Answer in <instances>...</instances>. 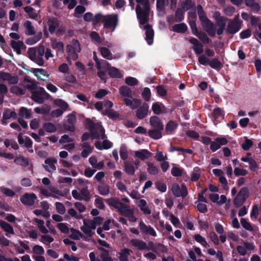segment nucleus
Masks as SVG:
<instances>
[{
  "label": "nucleus",
  "mask_w": 261,
  "mask_h": 261,
  "mask_svg": "<svg viewBox=\"0 0 261 261\" xmlns=\"http://www.w3.org/2000/svg\"><path fill=\"white\" fill-rule=\"evenodd\" d=\"M95 228V225L90 219H84L83 225L81 227V230L88 237H91L94 234Z\"/></svg>",
  "instance_id": "423d86ee"
},
{
  "label": "nucleus",
  "mask_w": 261,
  "mask_h": 261,
  "mask_svg": "<svg viewBox=\"0 0 261 261\" xmlns=\"http://www.w3.org/2000/svg\"><path fill=\"white\" fill-rule=\"evenodd\" d=\"M87 125L91 130V136L93 139L101 137L104 139L106 138L105 130L102 126L99 124H94L90 120L87 119Z\"/></svg>",
  "instance_id": "20e7f679"
},
{
  "label": "nucleus",
  "mask_w": 261,
  "mask_h": 261,
  "mask_svg": "<svg viewBox=\"0 0 261 261\" xmlns=\"http://www.w3.org/2000/svg\"><path fill=\"white\" fill-rule=\"evenodd\" d=\"M34 221L36 222L37 227L41 232L44 234H47L48 232V230L45 227V222L43 220L34 218Z\"/></svg>",
  "instance_id": "473e14b6"
},
{
  "label": "nucleus",
  "mask_w": 261,
  "mask_h": 261,
  "mask_svg": "<svg viewBox=\"0 0 261 261\" xmlns=\"http://www.w3.org/2000/svg\"><path fill=\"white\" fill-rule=\"evenodd\" d=\"M119 92L124 98H133L132 91L129 87L126 86H121L119 89Z\"/></svg>",
  "instance_id": "7c9ffc66"
},
{
  "label": "nucleus",
  "mask_w": 261,
  "mask_h": 261,
  "mask_svg": "<svg viewBox=\"0 0 261 261\" xmlns=\"http://www.w3.org/2000/svg\"><path fill=\"white\" fill-rule=\"evenodd\" d=\"M246 5L249 7L254 12H258L260 9L259 4L255 0H245Z\"/></svg>",
  "instance_id": "c9c22d12"
},
{
  "label": "nucleus",
  "mask_w": 261,
  "mask_h": 261,
  "mask_svg": "<svg viewBox=\"0 0 261 261\" xmlns=\"http://www.w3.org/2000/svg\"><path fill=\"white\" fill-rule=\"evenodd\" d=\"M128 218L129 220L132 222H136L137 221V218L134 216L132 211L129 208V207L125 211V212L122 215Z\"/></svg>",
  "instance_id": "680f3d73"
},
{
  "label": "nucleus",
  "mask_w": 261,
  "mask_h": 261,
  "mask_svg": "<svg viewBox=\"0 0 261 261\" xmlns=\"http://www.w3.org/2000/svg\"><path fill=\"white\" fill-rule=\"evenodd\" d=\"M202 22L204 29L208 34L212 37L215 36L216 34V28L213 22L208 19Z\"/></svg>",
  "instance_id": "f3484780"
},
{
  "label": "nucleus",
  "mask_w": 261,
  "mask_h": 261,
  "mask_svg": "<svg viewBox=\"0 0 261 261\" xmlns=\"http://www.w3.org/2000/svg\"><path fill=\"white\" fill-rule=\"evenodd\" d=\"M45 50L44 45L40 44L36 47L29 48L28 55L32 61L39 66H42L44 63L43 56L45 54Z\"/></svg>",
  "instance_id": "f03ea898"
},
{
  "label": "nucleus",
  "mask_w": 261,
  "mask_h": 261,
  "mask_svg": "<svg viewBox=\"0 0 261 261\" xmlns=\"http://www.w3.org/2000/svg\"><path fill=\"white\" fill-rule=\"evenodd\" d=\"M100 21L103 23L105 28H113L112 32H113L117 25L118 18L116 14L102 15L100 14H98L94 16V23H97Z\"/></svg>",
  "instance_id": "7ed1b4c3"
},
{
  "label": "nucleus",
  "mask_w": 261,
  "mask_h": 261,
  "mask_svg": "<svg viewBox=\"0 0 261 261\" xmlns=\"http://www.w3.org/2000/svg\"><path fill=\"white\" fill-rule=\"evenodd\" d=\"M99 49L101 55L103 58L108 59H111L112 54L108 48H107L106 47H100Z\"/></svg>",
  "instance_id": "e2e57ef3"
},
{
  "label": "nucleus",
  "mask_w": 261,
  "mask_h": 261,
  "mask_svg": "<svg viewBox=\"0 0 261 261\" xmlns=\"http://www.w3.org/2000/svg\"><path fill=\"white\" fill-rule=\"evenodd\" d=\"M81 146L83 149V151L81 152V156L84 158H86L92 152V149L90 145L87 142L82 143Z\"/></svg>",
  "instance_id": "2f4dec72"
},
{
  "label": "nucleus",
  "mask_w": 261,
  "mask_h": 261,
  "mask_svg": "<svg viewBox=\"0 0 261 261\" xmlns=\"http://www.w3.org/2000/svg\"><path fill=\"white\" fill-rule=\"evenodd\" d=\"M137 205L144 214L150 215L151 214V210L147 205L145 200L143 199H139L137 202Z\"/></svg>",
  "instance_id": "5701e85b"
},
{
  "label": "nucleus",
  "mask_w": 261,
  "mask_h": 261,
  "mask_svg": "<svg viewBox=\"0 0 261 261\" xmlns=\"http://www.w3.org/2000/svg\"><path fill=\"white\" fill-rule=\"evenodd\" d=\"M11 45L13 49L16 51L17 54L19 55L21 54V50L23 47L24 44L23 42L21 41H12Z\"/></svg>",
  "instance_id": "4c0bfd02"
},
{
  "label": "nucleus",
  "mask_w": 261,
  "mask_h": 261,
  "mask_svg": "<svg viewBox=\"0 0 261 261\" xmlns=\"http://www.w3.org/2000/svg\"><path fill=\"white\" fill-rule=\"evenodd\" d=\"M103 115H108L110 118L116 119L119 117V114L115 111L111 109H108L102 112Z\"/></svg>",
  "instance_id": "052dcab7"
},
{
  "label": "nucleus",
  "mask_w": 261,
  "mask_h": 261,
  "mask_svg": "<svg viewBox=\"0 0 261 261\" xmlns=\"http://www.w3.org/2000/svg\"><path fill=\"white\" fill-rule=\"evenodd\" d=\"M241 224L243 227L246 230L249 231H254L253 226L244 218H242L241 219Z\"/></svg>",
  "instance_id": "4d7b16f0"
},
{
  "label": "nucleus",
  "mask_w": 261,
  "mask_h": 261,
  "mask_svg": "<svg viewBox=\"0 0 261 261\" xmlns=\"http://www.w3.org/2000/svg\"><path fill=\"white\" fill-rule=\"evenodd\" d=\"M70 230L71 232L70 237L73 240H78L83 237V234L78 230L71 228Z\"/></svg>",
  "instance_id": "5fc2aeb1"
},
{
  "label": "nucleus",
  "mask_w": 261,
  "mask_h": 261,
  "mask_svg": "<svg viewBox=\"0 0 261 261\" xmlns=\"http://www.w3.org/2000/svg\"><path fill=\"white\" fill-rule=\"evenodd\" d=\"M54 103L57 106L60 107L63 111L67 109L68 107V104L60 99H56Z\"/></svg>",
  "instance_id": "338daca9"
},
{
  "label": "nucleus",
  "mask_w": 261,
  "mask_h": 261,
  "mask_svg": "<svg viewBox=\"0 0 261 261\" xmlns=\"http://www.w3.org/2000/svg\"><path fill=\"white\" fill-rule=\"evenodd\" d=\"M129 243L132 246H133L140 250H150V248L147 246V244L143 240H141L140 239H131L129 241Z\"/></svg>",
  "instance_id": "dca6fc26"
},
{
  "label": "nucleus",
  "mask_w": 261,
  "mask_h": 261,
  "mask_svg": "<svg viewBox=\"0 0 261 261\" xmlns=\"http://www.w3.org/2000/svg\"><path fill=\"white\" fill-rule=\"evenodd\" d=\"M57 163V160L54 158H47L43 166L45 170L49 173H53L56 170V164Z\"/></svg>",
  "instance_id": "ddd939ff"
},
{
  "label": "nucleus",
  "mask_w": 261,
  "mask_h": 261,
  "mask_svg": "<svg viewBox=\"0 0 261 261\" xmlns=\"http://www.w3.org/2000/svg\"><path fill=\"white\" fill-rule=\"evenodd\" d=\"M95 146L99 150L108 149L112 147V143L107 140H104L102 145L100 142L97 141L95 143Z\"/></svg>",
  "instance_id": "72a5a7b5"
},
{
  "label": "nucleus",
  "mask_w": 261,
  "mask_h": 261,
  "mask_svg": "<svg viewBox=\"0 0 261 261\" xmlns=\"http://www.w3.org/2000/svg\"><path fill=\"white\" fill-rule=\"evenodd\" d=\"M148 172L151 175H157L159 173V168L151 162L147 163Z\"/></svg>",
  "instance_id": "a18cd8bd"
},
{
  "label": "nucleus",
  "mask_w": 261,
  "mask_h": 261,
  "mask_svg": "<svg viewBox=\"0 0 261 261\" xmlns=\"http://www.w3.org/2000/svg\"><path fill=\"white\" fill-rule=\"evenodd\" d=\"M173 194L176 197L185 198L188 194L187 189L185 185L180 186L177 184H173L172 187Z\"/></svg>",
  "instance_id": "f8f14e48"
},
{
  "label": "nucleus",
  "mask_w": 261,
  "mask_h": 261,
  "mask_svg": "<svg viewBox=\"0 0 261 261\" xmlns=\"http://www.w3.org/2000/svg\"><path fill=\"white\" fill-rule=\"evenodd\" d=\"M0 77L2 80L7 81L9 84H16L18 82V77L8 72L0 71Z\"/></svg>",
  "instance_id": "4468645a"
},
{
  "label": "nucleus",
  "mask_w": 261,
  "mask_h": 261,
  "mask_svg": "<svg viewBox=\"0 0 261 261\" xmlns=\"http://www.w3.org/2000/svg\"><path fill=\"white\" fill-rule=\"evenodd\" d=\"M16 117L17 113L15 111H12L10 109H6L3 113L1 122L3 125H6L7 124V120L11 118L15 119Z\"/></svg>",
  "instance_id": "412c9836"
},
{
  "label": "nucleus",
  "mask_w": 261,
  "mask_h": 261,
  "mask_svg": "<svg viewBox=\"0 0 261 261\" xmlns=\"http://www.w3.org/2000/svg\"><path fill=\"white\" fill-rule=\"evenodd\" d=\"M163 129L154 128L153 129H151L148 131V135L154 139H159L162 137V133L161 131Z\"/></svg>",
  "instance_id": "de8ad7c7"
},
{
  "label": "nucleus",
  "mask_w": 261,
  "mask_h": 261,
  "mask_svg": "<svg viewBox=\"0 0 261 261\" xmlns=\"http://www.w3.org/2000/svg\"><path fill=\"white\" fill-rule=\"evenodd\" d=\"M56 209L58 213L60 215H63L66 212V208L64 205L61 202H57L55 203Z\"/></svg>",
  "instance_id": "774afa93"
},
{
  "label": "nucleus",
  "mask_w": 261,
  "mask_h": 261,
  "mask_svg": "<svg viewBox=\"0 0 261 261\" xmlns=\"http://www.w3.org/2000/svg\"><path fill=\"white\" fill-rule=\"evenodd\" d=\"M98 190L100 195L107 196L110 193V187L108 185L102 183L98 187Z\"/></svg>",
  "instance_id": "c03bdc74"
},
{
  "label": "nucleus",
  "mask_w": 261,
  "mask_h": 261,
  "mask_svg": "<svg viewBox=\"0 0 261 261\" xmlns=\"http://www.w3.org/2000/svg\"><path fill=\"white\" fill-rule=\"evenodd\" d=\"M138 5L136 7L137 17L140 21L141 28L145 30V40L148 45H151L153 41L154 32L151 26L147 23L149 17V5L148 0H136Z\"/></svg>",
  "instance_id": "f257e3e1"
},
{
  "label": "nucleus",
  "mask_w": 261,
  "mask_h": 261,
  "mask_svg": "<svg viewBox=\"0 0 261 261\" xmlns=\"http://www.w3.org/2000/svg\"><path fill=\"white\" fill-rule=\"evenodd\" d=\"M108 203L115 208L117 209L119 212L122 215L129 206L122 203L118 199L111 198L107 200Z\"/></svg>",
  "instance_id": "6e6552de"
},
{
  "label": "nucleus",
  "mask_w": 261,
  "mask_h": 261,
  "mask_svg": "<svg viewBox=\"0 0 261 261\" xmlns=\"http://www.w3.org/2000/svg\"><path fill=\"white\" fill-rule=\"evenodd\" d=\"M37 199V197L34 193H25L21 196L20 200L25 205L32 206Z\"/></svg>",
  "instance_id": "9b49d317"
},
{
  "label": "nucleus",
  "mask_w": 261,
  "mask_h": 261,
  "mask_svg": "<svg viewBox=\"0 0 261 261\" xmlns=\"http://www.w3.org/2000/svg\"><path fill=\"white\" fill-rule=\"evenodd\" d=\"M50 111V107L49 106L44 105L41 107H37L34 109V111L37 114H48Z\"/></svg>",
  "instance_id": "79ce46f5"
},
{
  "label": "nucleus",
  "mask_w": 261,
  "mask_h": 261,
  "mask_svg": "<svg viewBox=\"0 0 261 261\" xmlns=\"http://www.w3.org/2000/svg\"><path fill=\"white\" fill-rule=\"evenodd\" d=\"M154 158L159 162H162L167 160L168 156L167 153H164L163 151H161L157 149L156 150V154Z\"/></svg>",
  "instance_id": "6e6d98bb"
},
{
  "label": "nucleus",
  "mask_w": 261,
  "mask_h": 261,
  "mask_svg": "<svg viewBox=\"0 0 261 261\" xmlns=\"http://www.w3.org/2000/svg\"><path fill=\"white\" fill-rule=\"evenodd\" d=\"M43 128L48 133H53L57 130V127L55 125L50 122L45 123L43 125Z\"/></svg>",
  "instance_id": "0e129e2a"
},
{
  "label": "nucleus",
  "mask_w": 261,
  "mask_h": 261,
  "mask_svg": "<svg viewBox=\"0 0 261 261\" xmlns=\"http://www.w3.org/2000/svg\"><path fill=\"white\" fill-rule=\"evenodd\" d=\"M102 64L107 68L108 74L111 77L120 78L123 76L117 68L110 66V64L106 61H103Z\"/></svg>",
  "instance_id": "2eb2a0df"
},
{
  "label": "nucleus",
  "mask_w": 261,
  "mask_h": 261,
  "mask_svg": "<svg viewBox=\"0 0 261 261\" xmlns=\"http://www.w3.org/2000/svg\"><path fill=\"white\" fill-rule=\"evenodd\" d=\"M48 30L51 34L55 32L57 28L59 26V22L57 19L50 18L47 21Z\"/></svg>",
  "instance_id": "c85d7f7f"
},
{
  "label": "nucleus",
  "mask_w": 261,
  "mask_h": 261,
  "mask_svg": "<svg viewBox=\"0 0 261 261\" xmlns=\"http://www.w3.org/2000/svg\"><path fill=\"white\" fill-rule=\"evenodd\" d=\"M51 47L53 49L57 50V55L63 54L64 51V44L62 42L57 41L55 39L51 40Z\"/></svg>",
  "instance_id": "cd10ccee"
},
{
  "label": "nucleus",
  "mask_w": 261,
  "mask_h": 261,
  "mask_svg": "<svg viewBox=\"0 0 261 261\" xmlns=\"http://www.w3.org/2000/svg\"><path fill=\"white\" fill-rule=\"evenodd\" d=\"M149 244L150 246V250H152L153 251L156 253H157L158 251H161L162 252H166L167 251V249L165 246L161 244H158L155 248H154L152 247L153 245L152 242H150Z\"/></svg>",
  "instance_id": "8fccbe9b"
},
{
  "label": "nucleus",
  "mask_w": 261,
  "mask_h": 261,
  "mask_svg": "<svg viewBox=\"0 0 261 261\" xmlns=\"http://www.w3.org/2000/svg\"><path fill=\"white\" fill-rule=\"evenodd\" d=\"M212 68L214 69H218L222 67V65L220 61L217 58H213L210 60L208 64Z\"/></svg>",
  "instance_id": "bf43d9fd"
},
{
  "label": "nucleus",
  "mask_w": 261,
  "mask_h": 261,
  "mask_svg": "<svg viewBox=\"0 0 261 261\" xmlns=\"http://www.w3.org/2000/svg\"><path fill=\"white\" fill-rule=\"evenodd\" d=\"M249 196L248 190L246 188H242L234 199V204L238 207L242 205Z\"/></svg>",
  "instance_id": "0eeeda50"
},
{
  "label": "nucleus",
  "mask_w": 261,
  "mask_h": 261,
  "mask_svg": "<svg viewBox=\"0 0 261 261\" xmlns=\"http://www.w3.org/2000/svg\"><path fill=\"white\" fill-rule=\"evenodd\" d=\"M19 115L27 119L31 118V110L25 107H21L19 112Z\"/></svg>",
  "instance_id": "603ef678"
},
{
  "label": "nucleus",
  "mask_w": 261,
  "mask_h": 261,
  "mask_svg": "<svg viewBox=\"0 0 261 261\" xmlns=\"http://www.w3.org/2000/svg\"><path fill=\"white\" fill-rule=\"evenodd\" d=\"M139 227L143 233L146 235H150L152 237L156 236L155 230L150 226L146 225L143 221L139 223Z\"/></svg>",
  "instance_id": "a211bd4d"
},
{
  "label": "nucleus",
  "mask_w": 261,
  "mask_h": 261,
  "mask_svg": "<svg viewBox=\"0 0 261 261\" xmlns=\"http://www.w3.org/2000/svg\"><path fill=\"white\" fill-rule=\"evenodd\" d=\"M172 30L175 32L185 33L187 30V27L184 23H181L174 25Z\"/></svg>",
  "instance_id": "864d4df0"
},
{
  "label": "nucleus",
  "mask_w": 261,
  "mask_h": 261,
  "mask_svg": "<svg viewBox=\"0 0 261 261\" xmlns=\"http://www.w3.org/2000/svg\"><path fill=\"white\" fill-rule=\"evenodd\" d=\"M25 29V34L29 36L33 35L35 33L34 27L30 21H27L24 23Z\"/></svg>",
  "instance_id": "37998d69"
},
{
  "label": "nucleus",
  "mask_w": 261,
  "mask_h": 261,
  "mask_svg": "<svg viewBox=\"0 0 261 261\" xmlns=\"http://www.w3.org/2000/svg\"><path fill=\"white\" fill-rule=\"evenodd\" d=\"M54 239L53 237H50L48 234L41 235L39 239V241L46 245H49V244L54 241Z\"/></svg>",
  "instance_id": "3c124183"
},
{
  "label": "nucleus",
  "mask_w": 261,
  "mask_h": 261,
  "mask_svg": "<svg viewBox=\"0 0 261 261\" xmlns=\"http://www.w3.org/2000/svg\"><path fill=\"white\" fill-rule=\"evenodd\" d=\"M45 250L42 246L35 245L32 248V257L39 255H43Z\"/></svg>",
  "instance_id": "a19ab883"
},
{
  "label": "nucleus",
  "mask_w": 261,
  "mask_h": 261,
  "mask_svg": "<svg viewBox=\"0 0 261 261\" xmlns=\"http://www.w3.org/2000/svg\"><path fill=\"white\" fill-rule=\"evenodd\" d=\"M0 226L5 232H6L7 236H8L9 233L12 234H13L14 233L13 227L9 224L6 222L5 221L1 220Z\"/></svg>",
  "instance_id": "f704fd0d"
},
{
  "label": "nucleus",
  "mask_w": 261,
  "mask_h": 261,
  "mask_svg": "<svg viewBox=\"0 0 261 261\" xmlns=\"http://www.w3.org/2000/svg\"><path fill=\"white\" fill-rule=\"evenodd\" d=\"M14 162L17 165L23 167L27 166L29 164L28 159L21 156L16 158Z\"/></svg>",
  "instance_id": "09e8293b"
},
{
  "label": "nucleus",
  "mask_w": 261,
  "mask_h": 261,
  "mask_svg": "<svg viewBox=\"0 0 261 261\" xmlns=\"http://www.w3.org/2000/svg\"><path fill=\"white\" fill-rule=\"evenodd\" d=\"M224 112L220 108L215 109L213 111V118L215 121L220 122L224 118Z\"/></svg>",
  "instance_id": "e433bc0d"
},
{
  "label": "nucleus",
  "mask_w": 261,
  "mask_h": 261,
  "mask_svg": "<svg viewBox=\"0 0 261 261\" xmlns=\"http://www.w3.org/2000/svg\"><path fill=\"white\" fill-rule=\"evenodd\" d=\"M136 111V117L139 119H142L146 117L149 112V106L147 103H144L142 106H139Z\"/></svg>",
  "instance_id": "6ab92c4d"
},
{
  "label": "nucleus",
  "mask_w": 261,
  "mask_h": 261,
  "mask_svg": "<svg viewBox=\"0 0 261 261\" xmlns=\"http://www.w3.org/2000/svg\"><path fill=\"white\" fill-rule=\"evenodd\" d=\"M178 124L177 123L173 121H170L166 126V132L167 134H172L173 133L176 127H177Z\"/></svg>",
  "instance_id": "49530a36"
},
{
  "label": "nucleus",
  "mask_w": 261,
  "mask_h": 261,
  "mask_svg": "<svg viewBox=\"0 0 261 261\" xmlns=\"http://www.w3.org/2000/svg\"><path fill=\"white\" fill-rule=\"evenodd\" d=\"M89 162L94 169L101 170L104 167V162L103 161L98 162L96 158L94 155L89 158Z\"/></svg>",
  "instance_id": "393cba45"
},
{
  "label": "nucleus",
  "mask_w": 261,
  "mask_h": 261,
  "mask_svg": "<svg viewBox=\"0 0 261 261\" xmlns=\"http://www.w3.org/2000/svg\"><path fill=\"white\" fill-rule=\"evenodd\" d=\"M124 170L128 174L134 175L135 169L134 165L129 162H125L124 164Z\"/></svg>",
  "instance_id": "13d9d810"
},
{
  "label": "nucleus",
  "mask_w": 261,
  "mask_h": 261,
  "mask_svg": "<svg viewBox=\"0 0 261 261\" xmlns=\"http://www.w3.org/2000/svg\"><path fill=\"white\" fill-rule=\"evenodd\" d=\"M152 110L155 114L159 115L166 111L165 107L161 102H156L152 104Z\"/></svg>",
  "instance_id": "c756f323"
},
{
  "label": "nucleus",
  "mask_w": 261,
  "mask_h": 261,
  "mask_svg": "<svg viewBox=\"0 0 261 261\" xmlns=\"http://www.w3.org/2000/svg\"><path fill=\"white\" fill-rule=\"evenodd\" d=\"M32 72L38 79L43 81L47 80L49 75L46 70L42 68H33Z\"/></svg>",
  "instance_id": "4be33fe9"
},
{
  "label": "nucleus",
  "mask_w": 261,
  "mask_h": 261,
  "mask_svg": "<svg viewBox=\"0 0 261 261\" xmlns=\"http://www.w3.org/2000/svg\"><path fill=\"white\" fill-rule=\"evenodd\" d=\"M67 53L68 58L75 60L78 58V53L81 50V48L79 41L73 39L69 44L66 46Z\"/></svg>",
  "instance_id": "39448f33"
},
{
  "label": "nucleus",
  "mask_w": 261,
  "mask_h": 261,
  "mask_svg": "<svg viewBox=\"0 0 261 261\" xmlns=\"http://www.w3.org/2000/svg\"><path fill=\"white\" fill-rule=\"evenodd\" d=\"M152 154L146 149H141L135 152V156L141 160L149 159Z\"/></svg>",
  "instance_id": "b1692460"
},
{
  "label": "nucleus",
  "mask_w": 261,
  "mask_h": 261,
  "mask_svg": "<svg viewBox=\"0 0 261 261\" xmlns=\"http://www.w3.org/2000/svg\"><path fill=\"white\" fill-rule=\"evenodd\" d=\"M42 37V32H39L37 35L33 37H31L27 39L25 43L28 45H33L38 42Z\"/></svg>",
  "instance_id": "ea45409f"
},
{
  "label": "nucleus",
  "mask_w": 261,
  "mask_h": 261,
  "mask_svg": "<svg viewBox=\"0 0 261 261\" xmlns=\"http://www.w3.org/2000/svg\"><path fill=\"white\" fill-rule=\"evenodd\" d=\"M49 96V94L46 92L43 88H40L38 91L32 92L31 98L35 102L39 103H42L44 97Z\"/></svg>",
  "instance_id": "9d476101"
},
{
  "label": "nucleus",
  "mask_w": 261,
  "mask_h": 261,
  "mask_svg": "<svg viewBox=\"0 0 261 261\" xmlns=\"http://www.w3.org/2000/svg\"><path fill=\"white\" fill-rule=\"evenodd\" d=\"M194 238L197 242L200 243L204 247L207 248V247H209L205 238H203L200 234H196L194 236Z\"/></svg>",
  "instance_id": "69168bd1"
},
{
  "label": "nucleus",
  "mask_w": 261,
  "mask_h": 261,
  "mask_svg": "<svg viewBox=\"0 0 261 261\" xmlns=\"http://www.w3.org/2000/svg\"><path fill=\"white\" fill-rule=\"evenodd\" d=\"M124 102L126 106L130 107L132 110H135L140 106L141 100L137 98H124Z\"/></svg>",
  "instance_id": "aec40b11"
},
{
  "label": "nucleus",
  "mask_w": 261,
  "mask_h": 261,
  "mask_svg": "<svg viewBox=\"0 0 261 261\" xmlns=\"http://www.w3.org/2000/svg\"><path fill=\"white\" fill-rule=\"evenodd\" d=\"M80 194L81 196L82 200H85L88 201L90 200L91 195L90 192L88 190L87 187H83L80 190Z\"/></svg>",
  "instance_id": "58836bf2"
},
{
  "label": "nucleus",
  "mask_w": 261,
  "mask_h": 261,
  "mask_svg": "<svg viewBox=\"0 0 261 261\" xmlns=\"http://www.w3.org/2000/svg\"><path fill=\"white\" fill-rule=\"evenodd\" d=\"M241 28V23L237 16L233 20H230L227 26L226 32L229 34H235Z\"/></svg>",
  "instance_id": "1a4fd4ad"
},
{
  "label": "nucleus",
  "mask_w": 261,
  "mask_h": 261,
  "mask_svg": "<svg viewBox=\"0 0 261 261\" xmlns=\"http://www.w3.org/2000/svg\"><path fill=\"white\" fill-rule=\"evenodd\" d=\"M150 125L154 128L163 129V124L161 119L156 116H151L149 119Z\"/></svg>",
  "instance_id": "a878e982"
},
{
  "label": "nucleus",
  "mask_w": 261,
  "mask_h": 261,
  "mask_svg": "<svg viewBox=\"0 0 261 261\" xmlns=\"http://www.w3.org/2000/svg\"><path fill=\"white\" fill-rule=\"evenodd\" d=\"M132 253V251L128 248H124L118 253V257L120 261H128V257Z\"/></svg>",
  "instance_id": "bb28decb"
}]
</instances>
